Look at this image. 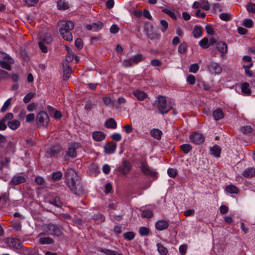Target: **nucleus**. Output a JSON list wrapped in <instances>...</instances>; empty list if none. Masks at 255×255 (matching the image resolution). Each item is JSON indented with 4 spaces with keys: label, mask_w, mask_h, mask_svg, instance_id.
Masks as SVG:
<instances>
[{
    "label": "nucleus",
    "mask_w": 255,
    "mask_h": 255,
    "mask_svg": "<svg viewBox=\"0 0 255 255\" xmlns=\"http://www.w3.org/2000/svg\"><path fill=\"white\" fill-rule=\"evenodd\" d=\"M33 97L32 93L27 94L23 98V102L25 103H28Z\"/></svg>",
    "instance_id": "774afa93"
},
{
    "label": "nucleus",
    "mask_w": 255,
    "mask_h": 255,
    "mask_svg": "<svg viewBox=\"0 0 255 255\" xmlns=\"http://www.w3.org/2000/svg\"><path fill=\"white\" fill-rule=\"evenodd\" d=\"M152 211L150 209H144V218H151L153 217Z\"/></svg>",
    "instance_id": "13d9d810"
},
{
    "label": "nucleus",
    "mask_w": 255,
    "mask_h": 255,
    "mask_svg": "<svg viewBox=\"0 0 255 255\" xmlns=\"http://www.w3.org/2000/svg\"><path fill=\"white\" fill-rule=\"evenodd\" d=\"M217 49L220 53L225 54L228 51L227 44L224 42H219L217 44Z\"/></svg>",
    "instance_id": "412c9836"
},
{
    "label": "nucleus",
    "mask_w": 255,
    "mask_h": 255,
    "mask_svg": "<svg viewBox=\"0 0 255 255\" xmlns=\"http://www.w3.org/2000/svg\"><path fill=\"white\" fill-rule=\"evenodd\" d=\"M49 117L47 114L43 111L40 112L36 116V124L38 127L46 128L49 123Z\"/></svg>",
    "instance_id": "39448f33"
},
{
    "label": "nucleus",
    "mask_w": 255,
    "mask_h": 255,
    "mask_svg": "<svg viewBox=\"0 0 255 255\" xmlns=\"http://www.w3.org/2000/svg\"><path fill=\"white\" fill-rule=\"evenodd\" d=\"M74 24L71 21L64 20L60 22L59 32L62 37L68 41L73 39L71 31L74 28Z\"/></svg>",
    "instance_id": "f03ea898"
},
{
    "label": "nucleus",
    "mask_w": 255,
    "mask_h": 255,
    "mask_svg": "<svg viewBox=\"0 0 255 255\" xmlns=\"http://www.w3.org/2000/svg\"><path fill=\"white\" fill-rule=\"evenodd\" d=\"M253 24V20L251 19H245L244 20L243 25L248 28H251L252 27Z\"/></svg>",
    "instance_id": "6e6d98bb"
},
{
    "label": "nucleus",
    "mask_w": 255,
    "mask_h": 255,
    "mask_svg": "<svg viewBox=\"0 0 255 255\" xmlns=\"http://www.w3.org/2000/svg\"><path fill=\"white\" fill-rule=\"evenodd\" d=\"M4 243L9 247L13 248L16 250L22 248V244L18 239L8 237L4 240Z\"/></svg>",
    "instance_id": "6e6552de"
},
{
    "label": "nucleus",
    "mask_w": 255,
    "mask_h": 255,
    "mask_svg": "<svg viewBox=\"0 0 255 255\" xmlns=\"http://www.w3.org/2000/svg\"><path fill=\"white\" fill-rule=\"evenodd\" d=\"M105 126L108 128L115 129L117 128V123L113 118H110L105 122Z\"/></svg>",
    "instance_id": "cd10ccee"
},
{
    "label": "nucleus",
    "mask_w": 255,
    "mask_h": 255,
    "mask_svg": "<svg viewBox=\"0 0 255 255\" xmlns=\"http://www.w3.org/2000/svg\"><path fill=\"white\" fill-rule=\"evenodd\" d=\"M158 174L157 172L144 162V176L150 178L146 183H144V189L149 188L151 183L157 179Z\"/></svg>",
    "instance_id": "7ed1b4c3"
},
{
    "label": "nucleus",
    "mask_w": 255,
    "mask_h": 255,
    "mask_svg": "<svg viewBox=\"0 0 255 255\" xmlns=\"http://www.w3.org/2000/svg\"><path fill=\"white\" fill-rule=\"evenodd\" d=\"M153 30V26L152 24L149 23H145L144 25V31H146V34H147L148 31L151 32Z\"/></svg>",
    "instance_id": "4d7b16f0"
},
{
    "label": "nucleus",
    "mask_w": 255,
    "mask_h": 255,
    "mask_svg": "<svg viewBox=\"0 0 255 255\" xmlns=\"http://www.w3.org/2000/svg\"><path fill=\"white\" fill-rule=\"evenodd\" d=\"M240 130L244 134H249L252 132L253 128L251 126H247L241 127Z\"/></svg>",
    "instance_id": "37998d69"
},
{
    "label": "nucleus",
    "mask_w": 255,
    "mask_h": 255,
    "mask_svg": "<svg viewBox=\"0 0 255 255\" xmlns=\"http://www.w3.org/2000/svg\"><path fill=\"white\" fill-rule=\"evenodd\" d=\"M117 145L113 142L106 143L104 147L105 153L107 154L113 153L116 149Z\"/></svg>",
    "instance_id": "dca6fc26"
},
{
    "label": "nucleus",
    "mask_w": 255,
    "mask_h": 255,
    "mask_svg": "<svg viewBox=\"0 0 255 255\" xmlns=\"http://www.w3.org/2000/svg\"><path fill=\"white\" fill-rule=\"evenodd\" d=\"M111 137L114 140L119 141L122 139V136L120 133H116L111 135Z\"/></svg>",
    "instance_id": "338daca9"
},
{
    "label": "nucleus",
    "mask_w": 255,
    "mask_h": 255,
    "mask_svg": "<svg viewBox=\"0 0 255 255\" xmlns=\"http://www.w3.org/2000/svg\"><path fill=\"white\" fill-rule=\"evenodd\" d=\"M39 243L41 244H51L53 243V240L49 237L41 238L39 239Z\"/></svg>",
    "instance_id": "79ce46f5"
},
{
    "label": "nucleus",
    "mask_w": 255,
    "mask_h": 255,
    "mask_svg": "<svg viewBox=\"0 0 255 255\" xmlns=\"http://www.w3.org/2000/svg\"><path fill=\"white\" fill-rule=\"evenodd\" d=\"M39 39L41 42H43L47 44L50 43L52 40L50 34L44 32L40 33Z\"/></svg>",
    "instance_id": "f3484780"
},
{
    "label": "nucleus",
    "mask_w": 255,
    "mask_h": 255,
    "mask_svg": "<svg viewBox=\"0 0 255 255\" xmlns=\"http://www.w3.org/2000/svg\"><path fill=\"white\" fill-rule=\"evenodd\" d=\"M13 59L4 52L0 51V66L7 70H10Z\"/></svg>",
    "instance_id": "20e7f679"
},
{
    "label": "nucleus",
    "mask_w": 255,
    "mask_h": 255,
    "mask_svg": "<svg viewBox=\"0 0 255 255\" xmlns=\"http://www.w3.org/2000/svg\"><path fill=\"white\" fill-rule=\"evenodd\" d=\"M92 136L95 140L100 141L105 138L106 134L101 131H96L93 132Z\"/></svg>",
    "instance_id": "4be33fe9"
},
{
    "label": "nucleus",
    "mask_w": 255,
    "mask_h": 255,
    "mask_svg": "<svg viewBox=\"0 0 255 255\" xmlns=\"http://www.w3.org/2000/svg\"><path fill=\"white\" fill-rule=\"evenodd\" d=\"M210 154L216 158H219L221 152V148L217 145H215L210 148Z\"/></svg>",
    "instance_id": "a211bd4d"
},
{
    "label": "nucleus",
    "mask_w": 255,
    "mask_h": 255,
    "mask_svg": "<svg viewBox=\"0 0 255 255\" xmlns=\"http://www.w3.org/2000/svg\"><path fill=\"white\" fill-rule=\"evenodd\" d=\"M93 28L94 30L100 29L103 26L102 22L93 23L92 24Z\"/></svg>",
    "instance_id": "e2e57ef3"
},
{
    "label": "nucleus",
    "mask_w": 255,
    "mask_h": 255,
    "mask_svg": "<svg viewBox=\"0 0 255 255\" xmlns=\"http://www.w3.org/2000/svg\"><path fill=\"white\" fill-rule=\"evenodd\" d=\"M193 36L196 38H199L202 36V30L200 27L197 25H195L193 30Z\"/></svg>",
    "instance_id": "7c9ffc66"
},
{
    "label": "nucleus",
    "mask_w": 255,
    "mask_h": 255,
    "mask_svg": "<svg viewBox=\"0 0 255 255\" xmlns=\"http://www.w3.org/2000/svg\"><path fill=\"white\" fill-rule=\"evenodd\" d=\"M205 30L206 32L210 35L214 34V29L211 25L208 24L205 26Z\"/></svg>",
    "instance_id": "bf43d9fd"
},
{
    "label": "nucleus",
    "mask_w": 255,
    "mask_h": 255,
    "mask_svg": "<svg viewBox=\"0 0 255 255\" xmlns=\"http://www.w3.org/2000/svg\"><path fill=\"white\" fill-rule=\"evenodd\" d=\"M190 140L195 144H200L204 142L205 137L204 135L198 132H194L190 135Z\"/></svg>",
    "instance_id": "1a4fd4ad"
},
{
    "label": "nucleus",
    "mask_w": 255,
    "mask_h": 255,
    "mask_svg": "<svg viewBox=\"0 0 255 255\" xmlns=\"http://www.w3.org/2000/svg\"><path fill=\"white\" fill-rule=\"evenodd\" d=\"M62 173L60 171H57L52 173V178L54 180H58L61 179Z\"/></svg>",
    "instance_id": "5fc2aeb1"
},
{
    "label": "nucleus",
    "mask_w": 255,
    "mask_h": 255,
    "mask_svg": "<svg viewBox=\"0 0 255 255\" xmlns=\"http://www.w3.org/2000/svg\"><path fill=\"white\" fill-rule=\"evenodd\" d=\"M187 50V44L185 42L180 43L178 48V52L180 54H184Z\"/></svg>",
    "instance_id": "f704fd0d"
},
{
    "label": "nucleus",
    "mask_w": 255,
    "mask_h": 255,
    "mask_svg": "<svg viewBox=\"0 0 255 255\" xmlns=\"http://www.w3.org/2000/svg\"><path fill=\"white\" fill-rule=\"evenodd\" d=\"M160 24L162 27V28L161 29V30L163 32H164L166 31V30L168 28V23L166 20L164 19H162L160 20Z\"/></svg>",
    "instance_id": "864d4df0"
},
{
    "label": "nucleus",
    "mask_w": 255,
    "mask_h": 255,
    "mask_svg": "<svg viewBox=\"0 0 255 255\" xmlns=\"http://www.w3.org/2000/svg\"><path fill=\"white\" fill-rule=\"evenodd\" d=\"M242 175L247 178H252L255 177V168L248 167L243 171Z\"/></svg>",
    "instance_id": "ddd939ff"
},
{
    "label": "nucleus",
    "mask_w": 255,
    "mask_h": 255,
    "mask_svg": "<svg viewBox=\"0 0 255 255\" xmlns=\"http://www.w3.org/2000/svg\"><path fill=\"white\" fill-rule=\"evenodd\" d=\"M133 64V62L132 60V58L125 59L123 61V65L125 67H131Z\"/></svg>",
    "instance_id": "09e8293b"
},
{
    "label": "nucleus",
    "mask_w": 255,
    "mask_h": 255,
    "mask_svg": "<svg viewBox=\"0 0 255 255\" xmlns=\"http://www.w3.org/2000/svg\"><path fill=\"white\" fill-rule=\"evenodd\" d=\"M75 45L76 48L81 49L83 47V42L81 39L77 38L75 42Z\"/></svg>",
    "instance_id": "680f3d73"
},
{
    "label": "nucleus",
    "mask_w": 255,
    "mask_h": 255,
    "mask_svg": "<svg viewBox=\"0 0 255 255\" xmlns=\"http://www.w3.org/2000/svg\"><path fill=\"white\" fill-rule=\"evenodd\" d=\"M187 249V246L185 245H182L179 247V251L181 255H183L186 254Z\"/></svg>",
    "instance_id": "0e129e2a"
},
{
    "label": "nucleus",
    "mask_w": 255,
    "mask_h": 255,
    "mask_svg": "<svg viewBox=\"0 0 255 255\" xmlns=\"http://www.w3.org/2000/svg\"><path fill=\"white\" fill-rule=\"evenodd\" d=\"M63 71L64 79L65 80H67L69 78L72 71V69L70 67L68 63H63Z\"/></svg>",
    "instance_id": "2eb2a0df"
},
{
    "label": "nucleus",
    "mask_w": 255,
    "mask_h": 255,
    "mask_svg": "<svg viewBox=\"0 0 255 255\" xmlns=\"http://www.w3.org/2000/svg\"><path fill=\"white\" fill-rule=\"evenodd\" d=\"M8 127L12 130H15L19 128L20 123L17 120H8L7 121Z\"/></svg>",
    "instance_id": "aec40b11"
},
{
    "label": "nucleus",
    "mask_w": 255,
    "mask_h": 255,
    "mask_svg": "<svg viewBox=\"0 0 255 255\" xmlns=\"http://www.w3.org/2000/svg\"><path fill=\"white\" fill-rule=\"evenodd\" d=\"M25 181V178L23 176H15L13 177L10 182V184L16 185L22 183Z\"/></svg>",
    "instance_id": "6ab92c4d"
},
{
    "label": "nucleus",
    "mask_w": 255,
    "mask_h": 255,
    "mask_svg": "<svg viewBox=\"0 0 255 255\" xmlns=\"http://www.w3.org/2000/svg\"><path fill=\"white\" fill-rule=\"evenodd\" d=\"M130 170V164L128 162H124L123 166L120 168V171L124 174H127Z\"/></svg>",
    "instance_id": "393cba45"
},
{
    "label": "nucleus",
    "mask_w": 255,
    "mask_h": 255,
    "mask_svg": "<svg viewBox=\"0 0 255 255\" xmlns=\"http://www.w3.org/2000/svg\"><path fill=\"white\" fill-rule=\"evenodd\" d=\"M225 190L230 194H238L239 191L235 185L232 184L227 185Z\"/></svg>",
    "instance_id": "bb28decb"
},
{
    "label": "nucleus",
    "mask_w": 255,
    "mask_h": 255,
    "mask_svg": "<svg viewBox=\"0 0 255 255\" xmlns=\"http://www.w3.org/2000/svg\"><path fill=\"white\" fill-rule=\"evenodd\" d=\"M157 107L159 113L162 114H167L170 108L167 106V101L165 97L159 96L157 99Z\"/></svg>",
    "instance_id": "423d86ee"
},
{
    "label": "nucleus",
    "mask_w": 255,
    "mask_h": 255,
    "mask_svg": "<svg viewBox=\"0 0 255 255\" xmlns=\"http://www.w3.org/2000/svg\"><path fill=\"white\" fill-rule=\"evenodd\" d=\"M59 148L58 147H51L48 150L47 153L50 155L51 156H53L55 154L58 153L59 152Z\"/></svg>",
    "instance_id": "a19ab883"
},
{
    "label": "nucleus",
    "mask_w": 255,
    "mask_h": 255,
    "mask_svg": "<svg viewBox=\"0 0 255 255\" xmlns=\"http://www.w3.org/2000/svg\"><path fill=\"white\" fill-rule=\"evenodd\" d=\"M181 150L185 154L188 153L192 150V146L189 144H183L180 146Z\"/></svg>",
    "instance_id": "4c0bfd02"
},
{
    "label": "nucleus",
    "mask_w": 255,
    "mask_h": 255,
    "mask_svg": "<svg viewBox=\"0 0 255 255\" xmlns=\"http://www.w3.org/2000/svg\"><path fill=\"white\" fill-rule=\"evenodd\" d=\"M92 219L98 223H102L105 221V217L101 214H95L93 216Z\"/></svg>",
    "instance_id": "c756f323"
},
{
    "label": "nucleus",
    "mask_w": 255,
    "mask_h": 255,
    "mask_svg": "<svg viewBox=\"0 0 255 255\" xmlns=\"http://www.w3.org/2000/svg\"><path fill=\"white\" fill-rule=\"evenodd\" d=\"M187 82L191 85H194L195 83V78L192 75H189L187 77Z\"/></svg>",
    "instance_id": "052dcab7"
},
{
    "label": "nucleus",
    "mask_w": 255,
    "mask_h": 255,
    "mask_svg": "<svg viewBox=\"0 0 255 255\" xmlns=\"http://www.w3.org/2000/svg\"><path fill=\"white\" fill-rule=\"evenodd\" d=\"M57 7L59 9L65 10L69 8L68 3L63 0H59L57 2Z\"/></svg>",
    "instance_id": "c85d7f7f"
},
{
    "label": "nucleus",
    "mask_w": 255,
    "mask_h": 255,
    "mask_svg": "<svg viewBox=\"0 0 255 255\" xmlns=\"http://www.w3.org/2000/svg\"><path fill=\"white\" fill-rule=\"evenodd\" d=\"M47 231L49 234L55 236H60L62 234V228L57 225L50 224L47 227Z\"/></svg>",
    "instance_id": "0eeeda50"
},
{
    "label": "nucleus",
    "mask_w": 255,
    "mask_h": 255,
    "mask_svg": "<svg viewBox=\"0 0 255 255\" xmlns=\"http://www.w3.org/2000/svg\"><path fill=\"white\" fill-rule=\"evenodd\" d=\"M213 117L216 121H219L224 117V114L221 109H217L213 112Z\"/></svg>",
    "instance_id": "a878e982"
},
{
    "label": "nucleus",
    "mask_w": 255,
    "mask_h": 255,
    "mask_svg": "<svg viewBox=\"0 0 255 255\" xmlns=\"http://www.w3.org/2000/svg\"><path fill=\"white\" fill-rule=\"evenodd\" d=\"M150 135L154 138L159 140L161 138L162 132L157 128H153L150 130Z\"/></svg>",
    "instance_id": "5701e85b"
},
{
    "label": "nucleus",
    "mask_w": 255,
    "mask_h": 255,
    "mask_svg": "<svg viewBox=\"0 0 255 255\" xmlns=\"http://www.w3.org/2000/svg\"><path fill=\"white\" fill-rule=\"evenodd\" d=\"M157 250L160 255H166L168 251L166 248H165L161 244H157Z\"/></svg>",
    "instance_id": "2f4dec72"
},
{
    "label": "nucleus",
    "mask_w": 255,
    "mask_h": 255,
    "mask_svg": "<svg viewBox=\"0 0 255 255\" xmlns=\"http://www.w3.org/2000/svg\"><path fill=\"white\" fill-rule=\"evenodd\" d=\"M124 237L126 240H127L128 241H130L134 238V234L133 232H128L125 233L124 234Z\"/></svg>",
    "instance_id": "3c124183"
},
{
    "label": "nucleus",
    "mask_w": 255,
    "mask_h": 255,
    "mask_svg": "<svg viewBox=\"0 0 255 255\" xmlns=\"http://www.w3.org/2000/svg\"><path fill=\"white\" fill-rule=\"evenodd\" d=\"M167 174L169 177L175 178L177 174V170L174 168H169L167 170Z\"/></svg>",
    "instance_id": "c03bdc74"
},
{
    "label": "nucleus",
    "mask_w": 255,
    "mask_h": 255,
    "mask_svg": "<svg viewBox=\"0 0 255 255\" xmlns=\"http://www.w3.org/2000/svg\"><path fill=\"white\" fill-rule=\"evenodd\" d=\"M219 17L222 20L228 21L231 19L232 15L229 13H222Z\"/></svg>",
    "instance_id": "ea45409f"
},
{
    "label": "nucleus",
    "mask_w": 255,
    "mask_h": 255,
    "mask_svg": "<svg viewBox=\"0 0 255 255\" xmlns=\"http://www.w3.org/2000/svg\"><path fill=\"white\" fill-rule=\"evenodd\" d=\"M48 202L52 205H53L57 207H60L62 205L59 197L55 196L53 198L49 200Z\"/></svg>",
    "instance_id": "b1692460"
},
{
    "label": "nucleus",
    "mask_w": 255,
    "mask_h": 255,
    "mask_svg": "<svg viewBox=\"0 0 255 255\" xmlns=\"http://www.w3.org/2000/svg\"><path fill=\"white\" fill-rule=\"evenodd\" d=\"M80 147V144L78 142L71 143L68 146L66 155L69 157L74 158L77 156L76 150Z\"/></svg>",
    "instance_id": "9d476101"
},
{
    "label": "nucleus",
    "mask_w": 255,
    "mask_h": 255,
    "mask_svg": "<svg viewBox=\"0 0 255 255\" xmlns=\"http://www.w3.org/2000/svg\"><path fill=\"white\" fill-rule=\"evenodd\" d=\"M101 252L107 255H123L122 254L119 253L114 251L106 249H101Z\"/></svg>",
    "instance_id": "58836bf2"
},
{
    "label": "nucleus",
    "mask_w": 255,
    "mask_h": 255,
    "mask_svg": "<svg viewBox=\"0 0 255 255\" xmlns=\"http://www.w3.org/2000/svg\"><path fill=\"white\" fill-rule=\"evenodd\" d=\"M208 69L213 74H220L222 71L221 65L215 62H211L208 65Z\"/></svg>",
    "instance_id": "9b49d317"
},
{
    "label": "nucleus",
    "mask_w": 255,
    "mask_h": 255,
    "mask_svg": "<svg viewBox=\"0 0 255 255\" xmlns=\"http://www.w3.org/2000/svg\"><path fill=\"white\" fill-rule=\"evenodd\" d=\"M199 45L202 48L204 49L208 48L210 46L208 39L207 37H204L200 41Z\"/></svg>",
    "instance_id": "c9c22d12"
},
{
    "label": "nucleus",
    "mask_w": 255,
    "mask_h": 255,
    "mask_svg": "<svg viewBox=\"0 0 255 255\" xmlns=\"http://www.w3.org/2000/svg\"><path fill=\"white\" fill-rule=\"evenodd\" d=\"M249 84L246 82L242 85V92L246 94L249 95L251 93V90L249 88Z\"/></svg>",
    "instance_id": "72a5a7b5"
},
{
    "label": "nucleus",
    "mask_w": 255,
    "mask_h": 255,
    "mask_svg": "<svg viewBox=\"0 0 255 255\" xmlns=\"http://www.w3.org/2000/svg\"><path fill=\"white\" fill-rule=\"evenodd\" d=\"M199 69V66L197 63L192 64L189 67V71L190 72L195 73Z\"/></svg>",
    "instance_id": "49530a36"
},
{
    "label": "nucleus",
    "mask_w": 255,
    "mask_h": 255,
    "mask_svg": "<svg viewBox=\"0 0 255 255\" xmlns=\"http://www.w3.org/2000/svg\"><path fill=\"white\" fill-rule=\"evenodd\" d=\"M133 64H137L142 60V55L141 54H137L132 58Z\"/></svg>",
    "instance_id": "603ef678"
},
{
    "label": "nucleus",
    "mask_w": 255,
    "mask_h": 255,
    "mask_svg": "<svg viewBox=\"0 0 255 255\" xmlns=\"http://www.w3.org/2000/svg\"><path fill=\"white\" fill-rule=\"evenodd\" d=\"M146 35L151 40L159 39L160 38V34L154 32L153 30L151 32L148 31Z\"/></svg>",
    "instance_id": "473e14b6"
},
{
    "label": "nucleus",
    "mask_w": 255,
    "mask_h": 255,
    "mask_svg": "<svg viewBox=\"0 0 255 255\" xmlns=\"http://www.w3.org/2000/svg\"><path fill=\"white\" fill-rule=\"evenodd\" d=\"M169 223L165 220H159L155 224V227L157 230L162 231L168 228Z\"/></svg>",
    "instance_id": "4468645a"
},
{
    "label": "nucleus",
    "mask_w": 255,
    "mask_h": 255,
    "mask_svg": "<svg viewBox=\"0 0 255 255\" xmlns=\"http://www.w3.org/2000/svg\"><path fill=\"white\" fill-rule=\"evenodd\" d=\"M133 95L139 101L143 100V93L138 90H135L132 92Z\"/></svg>",
    "instance_id": "e433bc0d"
},
{
    "label": "nucleus",
    "mask_w": 255,
    "mask_h": 255,
    "mask_svg": "<svg viewBox=\"0 0 255 255\" xmlns=\"http://www.w3.org/2000/svg\"><path fill=\"white\" fill-rule=\"evenodd\" d=\"M13 118V115L11 113H7L5 116L0 120V130H4L6 128L7 126L5 124L8 120H11Z\"/></svg>",
    "instance_id": "f8f14e48"
},
{
    "label": "nucleus",
    "mask_w": 255,
    "mask_h": 255,
    "mask_svg": "<svg viewBox=\"0 0 255 255\" xmlns=\"http://www.w3.org/2000/svg\"><path fill=\"white\" fill-rule=\"evenodd\" d=\"M11 98L8 99L4 103L3 106L1 109V111L2 112H5L7 109L8 108L10 104Z\"/></svg>",
    "instance_id": "8fccbe9b"
},
{
    "label": "nucleus",
    "mask_w": 255,
    "mask_h": 255,
    "mask_svg": "<svg viewBox=\"0 0 255 255\" xmlns=\"http://www.w3.org/2000/svg\"><path fill=\"white\" fill-rule=\"evenodd\" d=\"M201 7L205 10H209L210 8V3L207 0H202L201 1Z\"/></svg>",
    "instance_id": "a18cd8bd"
},
{
    "label": "nucleus",
    "mask_w": 255,
    "mask_h": 255,
    "mask_svg": "<svg viewBox=\"0 0 255 255\" xmlns=\"http://www.w3.org/2000/svg\"><path fill=\"white\" fill-rule=\"evenodd\" d=\"M247 9L249 12L255 13V4L251 3L248 5Z\"/></svg>",
    "instance_id": "69168bd1"
},
{
    "label": "nucleus",
    "mask_w": 255,
    "mask_h": 255,
    "mask_svg": "<svg viewBox=\"0 0 255 255\" xmlns=\"http://www.w3.org/2000/svg\"><path fill=\"white\" fill-rule=\"evenodd\" d=\"M65 176L66 184L73 193L80 195L84 193L80 177L75 170L72 168L67 169Z\"/></svg>",
    "instance_id": "f257e3e1"
},
{
    "label": "nucleus",
    "mask_w": 255,
    "mask_h": 255,
    "mask_svg": "<svg viewBox=\"0 0 255 255\" xmlns=\"http://www.w3.org/2000/svg\"><path fill=\"white\" fill-rule=\"evenodd\" d=\"M162 11V12H163L165 13L168 15L172 19H175V20L176 19V15L173 12H172V11H170V10H168L166 8H163Z\"/></svg>",
    "instance_id": "de8ad7c7"
}]
</instances>
